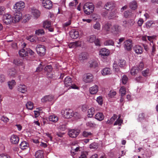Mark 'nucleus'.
Instances as JSON below:
<instances>
[{
    "mask_svg": "<svg viewBox=\"0 0 158 158\" xmlns=\"http://www.w3.org/2000/svg\"><path fill=\"white\" fill-rule=\"evenodd\" d=\"M59 129L62 131H64L66 129V126L65 124L60 125L59 127Z\"/></svg>",
    "mask_w": 158,
    "mask_h": 158,
    "instance_id": "64",
    "label": "nucleus"
},
{
    "mask_svg": "<svg viewBox=\"0 0 158 158\" xmlns=\"http://www.w3.org/2000/svg\"><path fill=\"white\" fill-rule=\"evenodd\" d=\"M13 63L18 66H23V60L19 59H16L14 60Z\"/></svg>",
    "mask_w": 158,
    "mask_h": 158,
    "instance_id": "29",
    "label": "nucleus"
},
{
    "mask_svg": "<svg viewBox=\"0 0 158 158\" xmlns=\"http://www.w3.org/2000/svg\"><path fill=\"white\" fill-rule=\"evenodd\" d=\"M51 21L48 20L44 21L43 22V27L45 29H48L50 32H53L54 28L52 27Z\"/></svg>",
    "mask_w": 158,
    "mask_h": 158,
    "instance_id": "8",
    "label": "nucleus"
},
{
    "mask_svg": "<svg viewBox=\"0 0 158 158\" xmlns=\"http://www.w3.org/2000/svg\"><path fill=\"white\" fill-rule=\"evenodd\" d=\"M92 135L90 132H88L86 131H84L82 133V135L85 137H87L89 136Z\"/></svg>",
    "mask_w": 158,
    "mask_h": 158,
    "instance_id": "58",
    "label": "nucleus"
},
{
    "mask_svg": "<svg viewBox=\"0 0 158 158\" xmlns=\"http://www.w3.org/2000/svg\"><path fill=\"white\" fill-rule=\"evenodd\" d=\"M14 12V16L12 17L14 23L19 22L21 19L22 17V14L21 11L13 10Z\"/></svg>",
    "mask_w": 158,
    "mask_h": 158,
    "instance_id": "6",
    "label": "nucleus"
},
{
    "mask_svg": "<svg viewBox=\"0 0 158 158\" xmlns=\"http://www.w3.org/2000/svg\"><path fill=\"white\" fill-rule=\"evenodd\" d=\"M132 41L128 40L124 42V48L125 50L128 51H130L132 48Z\"/></svg>",
    "mask_w": 158,
    "mask_h": 158,
    "instance_id": "13",
    "label": "nucleus"
},
{
    "mask_svg": "<svg viewBox=\"0 0 158 158\" xmlns=\"http://www.w3.org/2000/svg\"><path fill=\"white\" fill-rule=\"evenodd\" d=\"M133 50L137 54H141L143 52L142 47L139 45H135L134 47Z\"/></svg>",
    "mask_w": 158,
    "mask_h": 158,
    "instance_id": "16",
    "label": "nucleus"
},
{
    "mask_svg": "<svg viewBox=\"0 0 158 158\" xmlns=\"http://www.w3.org/2000/svg\"><path fill=\"white\" fill-rule=\"evenodd\" d=\"M0 158H10V156L7 154L2 153L0 154Z\"/></svg>",
    "mask_w": 158,
    "mask_h": 158,
    "instance_id": "61",
    "label": "nucleus"
},
{
    "mask_svg": "<svg viewBox=\"0 0 158 158\" xmlns=\"http://www.w3.org/2000/svg\"><path fill=\"white\" fill-rule=\"evenodd\" d=\"M5 80V77L4 75L0 74V82L1 83L3 82Z\"/></svg>",
    "mask_w": 158,
    "mask_h": 158,
    "instance_id": "62",
    "label": "nucleus"
},
{
    "mask_svg": "<svg viewBox=\"0 0 158 158\" xmlns=\"http://www.w3.org/2000/svg\"><path fill=\"white\" fill-rule=\"evenodd\" d=\"M89 63L90 64V67L95 68L98 66V64L96 61H90L89 62Z\"/></svg>",
    "mask_w": 158,
    "mask_h": 158,
    "instance_id": "43",
    "label": "nucleus"
},
{
    "mask_svg": "<svg viewBox=\"0 0 158 158\" xmlns=\"http://www.w3.org/2000/svg\"><path fill=\"white\" fill-rule=\"evenodd\" d=\"M124 16L125 18H129L133 16V14L129 10H127L124 13Z\"/></svg>",
    "mask_w": 158,
    "mask_h": 158,
    "instance_id": "38",
    "label": "nucleus"
},
{
    "mask_svg": "<svg viewBox=\"0 0 158 158\" xmlns=\"http://www.w3.org/2000/svg\"><path fill=\"white\" fill-rule=\"evenodd\" d=\"M94 77L93 75L90 73L85 74L83 77V81L86 83H89L93 81Z\"/></svg>",
    "mask_w": 158,
    "mask_h": 158,
    "instance_id": "5",
    "label": "nucleus"
},
{
    "mask_svg": "<svg viewBox=\"0 0 158 158\" xmlns=\"http://www.w3.org/2000/svg\"><path fill=\"white\" fill-rule=\"evenodd\" d=\"M81 44V42L79 41H77L69 43L68 46L70 48H75L80 46Z\"/></svg>",
    "mask_w": 158,
    "mask_h": 158,
    "instance_id": "23",
    "label": "nucleus"
},
{
    "mask_svg": "<svg viewBox=\"0 0 158 158\" xmlns=\"http://www.w3.org/2000/svg\"><path fill=\"white\" fill-rule=\"evenodd\" d=\"M156 50V46L155 45H153L152 47V51L151 52V54L152 56H153L155 54Z\"/></svg>",
    "mask_w": 158,
    "mask_h": 158,
    "instance_id": "63",
    "label": "nucleus"
},
{
    "mask_svg": "<svg viewBox=\"0 0 158 158\" xmlns=\"http://www.w3.org/2000/svg\"><path fill=\"white\" fill-rule=\"evenodd\" d=\"M142 74L144 77H146L151 74V72L149 69L147 68L142 71Z\"/></svg>",
    "mask_w": 158,
    "mask_h": 158,
    "instance_id": "35",
    "label": "nucleus"
},
{
    "mask_svg": "<svg viewBox=\"0 0 158 158\" xmlns=\"http://www.w3.org/2000/svg\"><path fill=\"white\" fill-rule=\"evenodd\" d=\"M98 90V87L95 85L89 88V91L90 93L92 94H96Z\"/></svg>",
    "mask_w": 158,
    "mask_h": 158,
    "instance_id": "25",
    "label": "nucleus"
},
{
    "mask_svg": "<svg viewBox=\"0 0 158 158\" xmlns=\"http://www.w3.org/2000/svg\"><path fill=\"white\" fill-rule=\"evenodd\" d=\"M118 64L120 67H123L126 65V61L124 60L120 59L119 60Z\"/></svg>",
    "mask_w": 158,
    "mask_h": 158,
    "instance_id": "48",
    "label": "nucleus"
},
{
    "mask_svg": "<svg viewBox=\"0 0 158 158\" xmlns=\"http://www.w3.org/2000/svg\"><path fill=\"white\" fill-rule=\"evenodd\" d=\"M16 82L14 80H12L11 81L8 82V85L10 89H12L14 86L15 85Z\"/></svg>",
    "mask_w": 158,
    "mask_h": 158,
    "instance_id": "40",
    "label": "nucleus"
},
{
    "mask_svg": "<svg viewBox=\"0 0 158 158\" xmlns=\"http://www.w3.org/2000/svg\"><path fill=\"white\" fill-rule=\"evenodd\" d=\"M87 54L85 52H82L79 55V59L81 62L87 59Z\"/></svg>",
    "mask_w": 158,
    "mask_h": 158,
    "instance_id": "22",
    "label": "nucleus"
},
{
    "mask_svg": "<svg viewBox=\"0 0 158 158\" xmlns=\"http://www.w3.org/2000/svg\"><path fill=\"white\" fill-rule=\"evenodd\" d=\"M117 115L116 114H114L113 116L110 119L108 120L107 121L106 123L110 124H112L113 122L117 118Z\"/></svg>",
    "mask_w": 158,
    "mask_h": 158,
    "instance_id": "36",
    "label": "nucleus"
},
{
    "mask_svg": "<svg viewBox=\"0 0 158 158\" xmlns=\"http://www.w3.org/2000/svg\"><path fill=\"white\" fill-rule=\"evenodd\" d=\"M121 116L120 115L118 118L117 119V120L115 121V123H114V126L115 125H118L119 126L121 125V124L123 122V120L121 119H120Z\"/></svg>",
    "mask_w": 158,
    "mask_h": 158,
    "instance_id": "41",
    "label": "nucleus"
},
{
    "mask_svg": "<svg viewBox=\"0 0 158 158\" xmlns=\"http://www.w3.org/2000/svg\"><path fill=\"white\" fill-rule=\"evenodd\" d=\"M44 34V31L43 29H40L36 30L35 31V34L37 35H41Z\"/></svg>",
    "mask_w": 158,
    "mask_h": 158,
    "instance_id": "49",
    "label": "nucleus"
},
{
    "mask_svg": "<svg viewBox=\"0 0 158 158\" xmlns=\"http://www.w3.org/2000/svg\"><path fill=\"white\" fill-rule=\"evenodd\" d=\"M19 140V137L17 135H12L10 137V141L13 144H18Z\"/></svg>",
    "mask_w": 158,
    "mask_h": 158,
    "instance_id": "17",
    "label": "nucleus"
},
{
    "mask_svg": "<svg viewBox=\"0 0 158 158\" xmlns=\"http://www.w3.org/2000/svg\"><path fill=\"white\" fill-rule=\"evenodd\" d=\"M70 36L73 39H77L79 36V32L74 29H73L70 32Z\"/></svg>",
    "mask_w": 158,
    "mask_h": 158,
    "instance_id": "20",
    "label": "nucleus"
},
{
    "mask_svg": "<svg viewBox=\"0 0 158 158\" xmlns=\"http://www.w3.org/2000/svg\"><path fill=\"white\" fill-rule=\"evenodd\" d=\"M93 27L94 29L97 30H99L100 29V24L98 23H97L94 25Z\"/></svg>",
    "mask_w": 158,
    "mask_h": 158,
    "instance_id": "60",
    "label": "nucleus"
},
{
    "mask_svg": "<svg viewBox=\"0 0 158 158\" xmlns=\"http://www.w3.org/2000/svg\"><path fill=\"white\" fill-rule=\"evenodd\" d=\"M122 80L123 84L125 85L127 83L128 80V78L126 75H124L122 76Z\"/></svg>",
    "mask_w": 158,
    "mask_h": 158,
    "instance_id": "50",
    "label": "nucleus"
},
{
    "mask_svg": "<svg viewBox=\"0 0 158 158\" xmlns=\"http://www.w3.org/2000/svg\"><path fill=\"white\" fill-rule=\"evenodd\" d=\"M116 93L115 91L114 90H110L109 94L108 95L110 98L114 97V96L116 95Z\"/></svg>",
    "mask_w": 158,
    "mask_h": 158,
    "instance_id": "55",
    "label": "nucleus"
},
{
    "mask_svg": "<svg viewBox=\"0 0 158 158\" xmlns=\"http://www.w3.org/2000/svg\"><path fill=\"white\" fill-rule=\"evenodd\" d=\"M44 70L48 73H50L52 70V67L51 65H48L45 67Z\"/></svg>",
    "mask_w": 158,
    "mask_h": 158,
    "instance_id": "51",
    "label": "nucleus"
},
{
    "mask_svg": "<svg viewBox=\"0 0 158 158\" xmlns=\"http://www.w3.org/2000/svg\"><path fill=\"white\" fill-rule=\"evenodd\" d=\"M110 52L109 50L106 48H102L100 51L99 54L102 58L103 61H107V57L110 54Z\"/></svg>",
    "mask_w": 158,
    "mask_h": 158,
    "instance_id": "2",
    "label": "nucleus"
},
{
    "mask_svg": "<svg viewBox=\"0 0 158 158\" xmlns=\"http://www.w3.org/2000/svg\"><path fill=\"white\" fill-rule=\"evenodd\" d=\"M63 115L64 118H72L74 114L72 110H66L64 111Z\"/></svg>",
    "mask_w": 158,
    "mask_h": 158,
    "instance_id": "11",
    "label": "nucleus"
},
{
    "mask_svg": "<svg viewBox=\"0 0 158 158\" xmlns=\"http://www.w3.org/2000/svg\"><path fill=\"white\" fill-rule=\"evenodd\" d=\"M26 106L28 109L31 110L33 107V103L31 102H29L26 104Z\"/></svg>",
    "mask_w": 158,
    "mask_h": 158,
    "instance_id": "46",
    "label": "nucleus"
},
{
    "mask_svg": "<svg viewBox=\"0 0 158 158\" xmlns=\"http://www.w3.org/2000/svg\"><path fill=\"white\" fill-rule=\"evenodd\" d=\"M118 13V11L117 10H115L114 11L111 12L110 14V15L108 17L109 19H111L114 17L116 16V14Z\"/></svg>",
    "mask_w": 158,
    "mask_h": 158,
    "instance_id": "47",
    "label": "nucleus"
},
{
    "mask_svg": "<svg viewBox=\"0 0 158 158\" xmlns=\"http://www.w3.org/2000/svg\"><path fill=\"white\" fill-rule=\"evenodd\" d=\"M64 82L65 86L66 87L70 86L72 85L73 79L69 76H67L64 78Z\"/></svg>",
    "mask_w": 158,
    "mask_h": 158,
    "instance_id": "12",
    "label": "nucleus"
},
{
    "mask_svg": "<svg viewBox=\"0 0 158 158\" xmlns=\"http://www.w3.org/2000/svg\"><path fill=\"white\" fill-rule=\"evenodd\" d=\"M79 133V132L78 131L72 129L69 131L68 132V135L70 137L75 138L78 135Z\"/></svg>",
    "mask_w": 158,
    "mask_h": 158,
    "instance_id": "15",
    "label": "nucleus"
},
{
    "mask_svg": "<svg viewBox=\"0 0 158 158\" xmlns=\"http://www.w3.org/2000/svg\"><path fill=\"white\" fill-rule=\"evenodd\" d=\"M104 44L105 46H113L114 43V41L111 40H108L104 42Z\"/></svg>",
    "mask_w": 158,
    "mask_h": 158,
    "instance_id": "39",
    "label": "nucleus"
},
{
    "mask_svg": "<svg viewBox=\"0 0 158 158\" xmlns=\"http://www.w3.org/2000/svg\"><path fill=\"white\" fill-rule=\"evenodd\" d=\"M138 70L141 71L143 69L144 67V64L143 63L141 62L139 64V65L137 67H136Z\"/></svg>",
    "mask_w": 158,
    "mask_h": 158,
    "instance_id": "52",
    "label": "nucleus"
},
{
    "mask_svg": "<svg viewBox=\"0 0 158 158\" xmlns=\"http://www.w3.org/2000/svg\"><path fill=\"white\" fill-rule=\"evenodd\" d=\"M54 99L53 96L52 95H46L41 99V102L43 103H46L52 101Z\"/></svg>",
    "mask_w": 158,
    "mask_h": 158,
    "instance_id": "14",
    "label": "nucleus"
},
{
    "mask_svg": "<svg viewBox=\"0 0 158 158\" xmlns=\"http://www.w3.org/2000/svg\"><path fill=\"white\" fill-rule=\"evenodd\" d=\"M129 6L131 9L133 10H135L137 8V4L136 1H132L130 3Z\"/></svg>",
    "mask_w": 158,
    "mask_h": 158,
    "instance_id": "34",
    "label": "nucleus"
},
{
    "mask_svg": "<svg viewBox=\"0 0 158 158\" xmlns=\"http://www.w3.org/2000/svg\"><path fill=\"white\" fill-rule=\"evenodd\" d=\"M1 120L5 123H7L9 121V119L4 116H2L1 118Z\"/></svg>",
    "mask_w": 158,
    "mask_h": 158,
    "instance_id": "56",
    "label": "nucleus"
},
{
    "mask_svg": "<svg viewBox=\"0 0 158 158\" xmlns=\"http://www.w3.org/2000/svg\"><path fill=\"white\" fill-rule=\"evenodd\" d=\"M110 31L111 32L115 34H118L121 31V27L117 24L112 26Z\"/></svg>",
    "mask_w": 158,
    "mask_h": 158,
    "instance_id": "9",
    "label": "nucleus"
},
{
    "mask_svg": "<svg viewBox=\"0 0 158 158\" xmlns=\"http://www.w3.org/2000/svg\"><path fill=\"white\" fill-rule=\"evenodd\" d=\"M112 25L109 23L105 24L102 27V30L103 31L105 32L106 34L108 33L110 30H111Z\"/></svg>",
    "mask_w": 158,
    "mask_h": 158,
    "instance_id": "19",
    "label": "nucleus"
},
{
    "mask_svg": "<svg viewBox=\"0 0 158 158\" xmlns=\"http://www.w3.org/2000/svg\"><path fill=\"white\" fill-rule=\"evenodd\" d=\"M96 38V37L95 35H91L88 38L87 40L90 43H93L94 42Z\"/></svg>",
    "mask_w": 158,
    "mask_h": 158,
    "instance_id": "44",
    "label": "nucleus"
},
{
    "mask_svg": "<svg viewBox=\"0 0 158 158\" xmlns=\"http://www.w3.org/2000/svg\"><path fill=\"white\" fill-rule=\"evenodd\" d=\"M97 101L100 105H102L103 103L102 98V96H99L97 98Z\"/></svg>",
    "mask_w": 158,
    "mask_h": 158,
    "instance_id": "53",
    "label": "nucleus"
},
{
    "mask_svg": "<svg viewBox=\"0 0 158 158\" xmlns=\"http://www.w3.org/2000/svg\"><path fill=\"white\" fill-rule=\"evenodd\" d=\"M58 119V117L54 115H50L49 117V120L54 123L56 122Z\"/></svg>",
    "mask_w": 158,
    "mask_h": 158,
    "instance_id": "37",
    "label": "nucleus"
},
{
    "mask_svg": "<svg viewBox=\"0 0 158 158\" xmlns=\"http://www.w3.org/2000/svg\"><path fill=\"white\" fill-rule=\"evenodd\" d=\"M138 71L136 67H133L131 70L130 73L132 75H135L138 73Z\"/></svg>",
    "mask_w": 158,
    "mask_h": 158,
    "instance_id": "42",
    "label": "nucleus"
},
{
    "mask_svg": "<svg viewBox=\"0 0 158 158\" xmlns=\"http://www.w3.org/2000/svg\"><path fill=\"white\" fill-rule=\"evenodd\" d=\"M44 152L42 150H39L37 151L35 153L36 158H44Z\"/></svg>",
    "mask_w": 158,
    "mask_h": 158,
    "instance_id": "27",
    "label": "nucleus"
},
{
    "mask_svg": "<svg viewBox=\"0 0 158 158\" xmlns=\"http://www.w3.org/2000/svg\"><path fill=\"white\" fill-rule=\"evenodd\" d=\"M120 93L122 97H123L126 93L125 87L124 86H122L120 89Z\"/></svg>",
    "mask_w": 158,
    "mask_h": 158,
    "instance_id": "45",
    "label": "nucleus"
},
{
    "mask_svg": "<svg viewBox=\"0 0 158 158\" xmlns=\"http://www.w3.org/2000/svg\"><path fill=\"white\" fill-rule=\"evenodd\" d=\"M36 50L38 54L40 56H42L45 55L46 49L44 45L38 44L36 46Z\"/></svg>",
    "mask_w": 158,
    "mask_h": 158,
    "instance_id": "4",
    "label": "nucleus"
},
{
    "mask_svg": "<svg viewBox=\"0 0 158 158\" xmlns=\"http://www.w3.org/2000/svg\"><path fill=\"white\" fill-rule=\"evenodd\" d=\"M95 118L99 121H101L104 119V116L102 112H98L95 115Z\"/></svg>",
    "mask_w": 158,
    "mask_h": 158,
    "instance_id": "26",
    "label": "nucleus"
},
{
    "mask_svg": "<svg viewBox=\"0 0 158 158\" xmlns=\"http://www.w3.org/2000/svg\"><path fill=\"white\" fill-rule=\"evenodd\" d=\"M95 113V110L93 107L91 108L88 110L87 116L88 117L91 118Z\"/></svg>",
    "mask_w": 158,
    "mask_h": 158,
    "instance_id": "32",
    "label": "nucleus"
},
{
    "mask_svg": "<svg viewBox=\"0 0 158 158\" xmlns=\"http://www.w3.org/2000/svg\"><path fill=\"white\" fill-rule=\"evenodd\" d=\"M35 37L33 36H30L27 37V39L31 42H35Z\"/></svg>",
    "mask_w": 158,
    "mask_h": 158,
    "instance_id": "59",
    "label": "nucleus"
},
{
    "mask_svg": "<svg viewBox=\"0 0 158 158\" xmlns=\"http://www.w3.org/2000/svg\"><path fill=\"white\" fill-rule=\"evenodd\" d=\"M3 22L6 24H8L11 22L14 23L13 18L10 14H4L3 16Z\"/></svg>",
    "mask_w": 158,
    "mask_h": 158,
    "instance_id": "3",
    "label": "nucleus"
},
{
    "mask_svg": "<svg viewBox=\"0 0 158 158\" xmlns=\"http://www.w3.org/2000/svg\"><path fill=\"white\" fill-rule=\"evenodd\" d=\"M24 7L25 4L24 2L20 1L15 3V5L14 6L13 10L21 11Z\"/></svg>",
    "mask_w": 158,
    "mask_h": 158,
    "instance_id": "7",
    "label": "nucleus"
},
{
    "mask_svg": "<svg viewBox=\"0 0 158 158\" xmlns=\"http://www.w3.org/2000/svg\"><path fill=\"white\" fill-rule=\"evenodd\" d=\"M19 54L21 57H25L28 55V52L27 50H26L25 49H23L19 51Z\"/></svg>",
    "mask_w": 158,
    "mask_h": 158,
    "instance_id": "31",
    "label": "nucleus"
},
{
    "mask_svg": "<svg viewBox=\"0 0 158 158\" xmlns=\"http://www.w3.org/2000/svg\"><path fill=\"white\" fill-rule=\"evenodd\" d=\"M42 4L44 8L48 9H51L52 6V2L50 0H43Z\"/></svg>",
    "mask_w": 158,
    "mask_h": 158,
    "instance_id": "10",
    "label": "nucleus"
},
{
    "mask_svg": "<svg viewBox=\"0 0 158 158\" xmlns=\"http://www.w3.org/2000/svg\"><path fill=\"white\" fill-rule=\"evenodd\" d=\"M115 6L113 2H107L105 6V8L107 10H111L114 9Z\"/></svg>",
    "mask_w": 158,
    "mask_h": 158,
    "instance_id": "18",
    "label": "nucleus"
},
{
    "mask_svg": "<svg viewBox=\"0 0 158 158\" xmlns=\"http://www.w3.org/2000/svg\"><path fill=\"white\" fill-rule=\"evenodd\" d=\"M19 147L22 150L27 149L29 147L28 143L26 141H23L19 144Z\"/></svg>",
    "mask_w": 158,
    "mask_h": 158,
    "instance_id": "21",
    "label": "nucleus"
},
{
    "mask_svg": "<svg viewBox=\"0 0 158 158\" xmlns=\"http://www.w3.org/2000/svg\"><path fill=\"white\" fill-rule=\"evenodd\" d=\"M94 4L90 2L85 3L83 6L84 12L88 15L92 13L94 11Z\"/></svg>",
    "mask_w": 158,
    "mask_h": 158,
    "instance_id": "1",
    "label": "nucleus"
},
{
    "mask_svg": "<svg viewBox=\"0 0 158 158\" xmlns=\"http://www.w3.org/2000/svg\"><path fill=\"white\" fill-rule=\"evenodd\" d=\"M8 73L9 76L14 77L16 73V70L15 68H12L9 69Z\"/></svg>",
    "mask_w": 158,
    "mask_h": 158,
    "instance_id": "30",
    "label": "nucleus"
},
{
    "mask_svg": "<svg viewBox=\"0 0 158 158\" xmlns=\"http://www.w3.org/2000/svg\"><path fill=\"white\" fill-rule=\"evenodd\" d=\"M154 23L153 21H147L146 23V26L147 28H149L151 26H152Z\"/></svg>",
    "mask_w": 158,
    "mask_h": 158,
    "instance_id": "54",
    "label": "nucleus"
},
{
    "mask_svg": "<svg viewBox=\"0 0 158 158\" xmlns=\"http://www.w3.org/2000/svg\"><path fill=\"white\" fill-rule=\"evenodd\" d=\"M31 14L34 17L36 18L38 17L40 15L39 11L36 9H31Z\"/></svg>",
    "mask_w": 158,
    "mask_h": 158,
    "instance_id": "33",
    "label": "nucleus"
},
{
    "mask_svg": "<svg viewBox=\"0 0 158 158\" xmlns=\"http://www.w3.org/2000/svg\"><path fill=\"white\" fill-rule=\"evenodd\" d=\"M27 89V87L24 85H20L18 86V91L22 93H25Z\"/></svg>",
    "mask_w": 158,
    "mask_h": 158,
    "instance_id": "28",
    "label": "nucleus"
},
{
    "mask_svg": "<svg viewBox=\"0 0 158 158\" xmlns=\"http://www.w3.org/2000/svg\"><path fill=\"white\" fill-rule=\"evenodd\" d=\"M112 71L110 69L108 68H105L103 69L102 71V75L106 76L110 75L112 73Z\"/></svg>",
    "mask_w": 158,
    "mask_h": 158,
    "instance_id": "24",
    "label": "nucleus"
},
{
    "mask_svg": "<svg viewBox=\"0 0 158 158\" xmlns=\"http://www.w3.org/2000/svg\"><path fill=\"white\" fill-rule=\"evenodd\" d=\"M145 118V115L143 113L140 114L139 115V120L141 121Z\"/></svg>",
    "mask_w": 158,
    "mask_h": 158,
    "instance_id": "57",
    "label": "nucleus"
}]
</instances>
